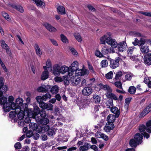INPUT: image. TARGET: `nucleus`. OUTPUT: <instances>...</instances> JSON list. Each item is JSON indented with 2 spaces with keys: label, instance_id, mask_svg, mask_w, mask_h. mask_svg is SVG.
<instances>
[{
  "label": "nucleus",
  "instance_id": "nucleus-1",
  "mask_svg": "<svg viewBox=\"0 0 151 151\" xmlns=\"http://www.w3.org/2000/svg\"><path fill=\"white\" fill-rule=\"evenodd\" d=\"M100 40L101 44H105L106 42L112 47L116 48L118 47V50L120 52L125 51L127 48V44L125 41L121 42L118 44L115 39H111L110 37L106 35L101 37Z\"/></svg>",
  "mask_w": 151,
  "mask_h": 151
},
{
  "label": "nucleus",
  "instance_id": "nucleus-2",
  "mask_svg": "<svg viewBox=\"0 0 151 151\" xmlns=\"http://www.w3.org/2000/svg\"><path fill=\"white\" fill-rule=\"evenodd\" d=\"M100 86L101 89L104 90L106 93H105L106 97L108 98L112 99L117 100L118 98L114 93H112V90L110 86L107 84L104 85L100 84Z\"/></svg>",
  "mask_w": 151,
  "mask_h": 151
},
{
  "label": "nucleus",
  "instance_id": "nucleus-3",
  "mask_svg": "<svg viewBox=\"0 0 151 151\" xmlns=\"http://www.w3.org/2000/svg\"><path fill=\"white\" fill-rule=\"evenodd\" d=\"M143 134L137 133L136 134L134 137V139L130 140L129 145L132 147H135L137 145L140 144L142 142Z\"/></svg>",
  "mask_w": 151,
  "mask_h": 151
},
{
  "label": "nucleus",
  "instance_id": "nucleus-4",
  "mask_svg": "<svg viewBox=\"0 0 151 151\" xmlns=\"http://www.w3.org/2000/svg\"><path fill=\"white\" fill-rule=\"evenodd\" d=\"M28 115L31 117L39 118L37 115L39 114L40 111V108L37 106H35L34 108V110H33L32 109H28L26 111Z\"/></svg>",
  "mask_w": 151,
  "mask_h": 151
},
{
  "label": "nucleus",
  "instance_id": "nucleus-5",
  "mask_svg": "<svg viewBox=\"0 0 151 151\" xmlns=\"http://www.w3.org/2000/svg\"><path fill=\"white\" fill-rule=\"evenodd\" d=\"M146 127L144 125H140L139 130L140 132H144L145 130L149 133H151V120L148 121L146 123Z\"/></svg>",
  "mask_w": 151,
  "mask_h": 151
},
{
  "label": "nucleus",
  "instance_id": "nucleus-6",
  "mask_svg": "<svg viewBox=\"0 0 151 151\" xmlns=\"http://www.w3.org/2000/svg\"><path fill=\"white\" fill-rule=\"evenodd\" d=\"M23 100L22 98H19L17 99L16 101L15 109L19 108L23 109H26L27 107V104H23Z\"/></svg>",
  "mask_w": 151,
  "mask_h": 151
},
{
  "label": "nucleus",
  "instance_id": "nucleus-7",
  "mask_svg": "<svg viewBox=\"0 0 151 151\" xmlns=\"http://www.w3.org/2000/svg\"><path fill=\"white\" fill-rule=\"evenodd\" d=\"M4 80L3 78H0V97L1 96L4 94H5L8 90L7 86L6 85H4Z\"/></svg>",
  "mask_w": 151,
  "mask_h": 151
},
{
  "label": "nucleus",
  "instance_id": "nucleus-8",
  "mask_svg": "<svg viewBox=\"0 0 151 151\" xmlns=\"http://www.w3.org/2000/svg\"><path fill=\"white\" fill-rule=\"evenodd\" d=\"M15 111L17 112L18 119L19 120H22L23 119L25 115L24 113L26 112L27 113L26 111L27 110V108L26 109H23L20 108H17L15 109Z\"/></svg>",
  "mask_w": 151,
  "mask_h": 151
},
{
  "label": "nucleus",
  "instance_id": "nucleus-9",
  "mask_svg": "<svg viewBox=\"0 0 151 151\" xmlns=\"http://www.w3.org/2000/svg\"><path fill=\"white\" fill-rule=\"evenodd\" d=\"M110 68L112 69H115L118 67L119 65V57H117L115 59H110Z\"/></svg>",
  "mask_w": 151,
  "mask_h": 151
},
{
  "label": "nucleus",
  "instance_id": "nucleus-10",
  "mask_svg": "<svg viewBox=\"0 0 151 151\" xmlns=\"http://www.w3.org/2000/svg\"><path fill=\"white\" fill-rule=\"evenodd\" d=\"M29 127L30 130L35 131L38 133H40L42 130L41 127L38 126L37 124L35 123H30Z\"/></svg>",
  "mask_w": 151,
  "mask_h": 151
},
{
  "label": "nucleus",
  "instance_id": "nucleus-11",
  "mask_svg": "<svg viewBox=\"0 0 151 151\" xmlns=\"http://www.w3.org/2000/svg\"><path fill=\"white\" fill-rule=\"evenodd\" d=\"M76 76H83L85 75H88L89 73V71L88 70L84 69H79L78 68L76 70H75Z\"/></svg>",
  "mask_w": 151,
  "mask_h": 151
},
{
  "label": "nucleus",
  "instance_id": "nucleus-12",
  "mask_svg": "<svg viewBox=\"0 0 151 151\" xmlns=\"http://www.w3.org/2000/svg\"><path fill=\"white\" fill-rule=\"evenodd\" d=\"M80 77L76 76H73L70 79L71 84L74 86L78 85L80 83Z\"/></svg>",
  "mask_w": 151,
  "mask_h": 151
},
{
  "label": "nucleus",
  "instance_id": "nucleus-13",
  "mask_svg": "<svg viewBox=\"0 0 151 151\" xmlns=\"http://www.w3.org/2000/svg\"><path fill=\"white\" fill-rule=\"evenodd\" d=\"M92 89L91 87H86L82 89V93L84 96H88L92 93Z\"/></svg>",
  "mask_w": 151,
  "mask_h": 151
},
{
  "label": "nucleus",
  "instance_id": "nucleus-14",
  "mask_svg": "<svg viewBox=\"0 0 151 151\" xmlns=\"http://www.w3.org/2000/svg\"><path fill=\"white\" fill-rule=\"evenodd\" d=\"M39 106L42 109H47V110H50L52 109L53 105L51 104H47L44 102L40 104Z\"/></svg>",
  "mask_w": 151,
  "mask_h": 151
},
{
  "label": "nucleus",
  "instance_id": "nucleus-15",
  "mask_svg": "<svg viewBox=\"0 0 151 151\" xmlns=\"http://www.w3.org/2000/svg\"><path fill=\"white\" fill-rule=\"evenodd\" d=\"M100 43H101V42ZM106 42L105 44H101H101L104 45L102 46L101 52L104 55L111 53V48L109 47L106 45Z\"/></svg>",
  "mask_w": 151,
  "mask_h": 151
},
{
  "label": "nucleus",
  "instance_id": "nucleus-16",
  "mask_svg": "<svg viewBox=\"0 0 151 151\" xmlns=\"http://www.w3.org/2000/svg\"><path fill=\"white\" fill-rule=\"evenodd\" d=\"M35 120L38 124L45 125H47L49 122V119L46 118L41 119L40 117L37 118L36 117Z\"/></svg>",
  "mask_w": 151,
  "mask_h": 151
},
{
  "label": "nucleus",
  "instance_id": "nucleus-17",
  "mask_svg": "<svg viewBox=\"0 0 151 151\" xmlns=\"http://www.w3.org/2000/svg\"><path fill=\"white\" fill-rule=\"evenodd\" d=\"M144 60L145 64L148 65H151V54L149 53L145 55Z\"/></svg>",
  "mask_w": 151,
  "mask_h": 151
},
{
  "label": "nucleus",
  "instance_id": "nucleus-18",
  "mask_svg": "<svg viewBox=\"0 0 151 151\" xmlns=\"http://www.w3.org/2000/svg\"><path fill=\"white\" fill-rule=\"evenodd\" d=\"M60 66L56 64L53 67V73L55 76L59 75L60 74Z\"/></svg>",
  "mask_w": 151,
  "mask_h": 151
},
{
  "label": "nucleus",
  "instance_id": "nucleus-19",
  "mask_svg": "<svg viewBox=\"0 0 151 151\" xmlns=\"http://www.w3.org/2000/svg\"><path fill=\"white\" fill-rule=\"evenodd\" d=\"M50 87L48 85L46 86L45 87L40 86L37 88V91L40 92H47L50 89Z\"/></svg>",
  "mask_w": 151,
  "mask_h": 151
},
{
  "label": "nucleus",
  "instance_id": "nucleus-20",
  "mask_svg": "<svg viewBox=\"0 0 151 151\" xmlns=\"http://www.w3.org/2000/svg\"><path fill=\"white\" fill-rule=\"evenodd\" d=\"M114 127V125L113 123H110L108 122V124L106 123L104 127V129L107 132H109Z\"/></svg>",
  "mask_w": 151,
  "mask_h": 151
},
{
  "label": "nucleus",
  "instance_id": "nucleus-21",
  "mask_svg": "<svg viewBox=\"0 0 151 151\" xmlns=\"http://www.w3.org/2000/svg\"><path fill=\"white\" fill-rule=\"evenodd\" d=\"M44 71L43 72L41 75V79L42 80H45L47 79L49 76V73L45 67H44Z\"/></svg>",
  "mask_w": 151,
  "mask_h": 151
},
{
  "label": "nucleus",
  "instance_id": "nucleus-22",
  "mask_svg": "<svg viewBox=\"0 0 151 151\" xmlns=\"http://www.w3.org/2000/svg\"><path fill=\"white\" fill-rule=\"evenodd\" d=\"M44 26L50 32H55L56 31V29L48 23H45Z\"/></svg>",
  "mask_w": 151,
  "mask_h": 151
},
{
  "label": "nucleus",
  "instance_id": "nucleus-23",
  "mask_svg": "<svg viewBox=\"0 0 151 151\" xmlns=\"http://www.w3.org/2000/svg\"><path fill=\"white\" fill-rule=\"evenodd\" d=\"M90 145L88 143H85L83 145L81 146L79 148L81 151H86L90 148Z\"/></svg>",
  "mask_w": 151,
  "mask_h": 151
},
{
  "label": "nucleus",
  "instance_id": "nucleus-24",
  "mask_svg": "<svg viewBox=\"0 0 151 151\" xmlns=\"http://www.w3.org/2000/svg\"><path fill=\"white\" fill-rule=\"evenodd\" d=\"M3 109L4 111L5 112H9L11 109L13 110H15V109H13L12 108L11 104H8V103H6L5 105L3 106Z\"/></svg>",
  "mask_w": 151,
  "mask_h": 151
},
{
  "label": "nucleus",
  "instance_id": "nucleus-25",
  "mask_svg": "<svg viewBox=\"0 0 151 151\" xmlns=\"http://www.w3.org/2000/svg\"><path fill=\"white\" fill-rule=\"evenodd\" d=\"M101 96L99 95L94 94L93 95L92 100L95 103L98 104L101 101Z\"/></svg>",
  "mask_w": 151,
  "mask_h": 151
},
{
  "label": "nucleus",
  "instance_id": "nucleus-26",
  "mask_svg": "<svg viewBox=\"0 0 151 151\" xmlns=\"http://www.w3.org/2000/svg\"><path fill=\"white\" fill-rule=\"evenodd\" d=\"M111 110L112 113L115 114L116 117H119L120 114V111L117 107L113 106L111 108Z\"/></svg>",
  "mask_w": 151,
  "mask_h": 151
},
{
  "label": "nucleus",
  "instance_id": "nucleus-27",
  "mask_svg": "<svg viewBox=\"0 0 151 151\" xmlns=\"http://www.w3.org/2000/svg\"><path fill=\"white\" fill-rule=\"evenodd\" d=\"M34 47L36 54L39 57H41L42 55V52L39 45L37 44H35L34 45Z\"/></svg>",
  "mask_w": 151,
  "mask_h": 151
},
{
  "label": "nucleus",
  "instance_id": "nucleus-28",
  "mask_svg": "<svg viewBox=\"0 0 151 151\" xmlns=\"http://www.w3.org/2000/svg\"><path fill=\"white\" fill-rule=\"evenodd\" d=\"M57 12L59 14L64 15L65 14V7L62 6H59L57 7Z\"/></svg>",
  "mask_w": 151,
  "mask_h": 151
},
{
  "label": "nucleus",
  "instance_id": "nucleus-29",
  "mask_svg": "<svg viewBox=\"0 0 151 151\" xmlns=\"http://www.w3.org/2000/svg\"><path fill=\"white\" fill-rule=\"evenodd\" d=\"M116 118L117 117L116 116V115L110 114L107 116V120L108 122L113 123L115 122Z\"/></svg>",
  "mask_w": 151,
  "mask_h": 151
},
{
  "label": "nucleus",
  "instance_id": "nucleus-30",
  "mask_svg": "<svg viewBox=\"0 0 151 151\" xmlns=\"http://www.w3.org/2000/svg\"><path fill=\"white\" fill-rule=\"evenodd\" d=\"M14 98L12 96H9L8 98L9 103H8V104H11L12 108L13 109H15V106H16L15 103L13 102L14 101Z\"/></svg>",
  "mask_w": 151,
  "mask_h": 151
},
{
  "label": "nucleus",
  "instance_id": "nucleus-31",
  "mask_svg": "<svg viewBox=\"0 0 151 151\" xmlns=\"http://www.w3.org/2000/svg\"><path fill=\"white\" fill-rule=\"evenodd\" d=\"M147 42L148 43L151 45V40H146L144 39L141 38L139 41V44L140 46L144 45L145 42Z\"/></svg>",
  "mask_w": 151,
  "mask_h": 151
},
{
  "label": "nucleus",
  "instance_id": "nucleus-32",
  "mask_svg": "<svg viewBox=\"0 0 151 151\" xmlns=\"http://www.w3.org/2000/svg\"><path fill=\"white\" fill-rule=\"evenodd\" d=\"M81 102L82 103L83 106H86L88 105L90 101L88 99L83 97L81 99Z\"/></svg>",
  "mask_w": 151,
  "mask_h": 151
},
{
  "label": "nucleus",
  "instance_id": "nucleus-33",
  "mask_svg": "<svg viewBox=\"0 0 151 151\" xmlns=\"http://www.w3.org/2000/svg\"><path fill=\"white\" fill-rule=\"evenodd\" d=\"M140 50L141 52L144 53H147L149 51L148 46L146 45L141 46Z\"/></svg>",
  "mask_w": 151,
  "mask_h": 151
},
{
  "label": "nucleus",
  "instance_id": "nucleus-34",
  "mask_svg": "<svg viewBox=\"0 0 151 151\" xmlns=\"http://www.w3.org/2000/svg\"><path fill=\"white\" fill-rule=\"evenodd\" d=\"M12 6L20 12L23 13L24 11L23 7L20 5H12Z\"/></svg>",
  "mask_w": 151,
  "mask_h": 151
},
{
  "label": "nucleus",
  "instance_id": "nucleus-35",
  "mask_svg": "<svg viewBox=\"0 0 151 151\" xmlns=\"http://www.w3.org/2000/svg\"><path fill=\"white\" fill-rule=\"evenodd\" d=\"M58 91V86L56 85L53 86L50 90V92L52 94H56Z\"/></svg>",
  "mask_w": 151,
  "mask_h": 151
},
{
  "label": "nucleus",
  "instance_id": "nucleus-36",
  "mask_svg": "<svg viewBox=\"0 0 151 151\" xmlns=\"http://www.w3.org/2000/svg\"><path fill=\"white\" fill-rule=\"evenodd\" d=\"M68 69L69 68L68 67L65 65L63 66L60 67V73L64 74L67 72Z\"/></svg>",
  "mask_w": 151,
  "mask_h": 151
},
{
  "label": "nucleus",
  "instance_id": "nucleus-37",
  "mask_svg": "<svg viewBox=\"0 0 151 151\" xmlns=\"http://www.w3.org/2000/svg\"><path fill=\"white\" fill-rule=\"evenodd\" d=\"M136 91V88L134 86H131L129 87L128 91L131 94H134Z\"/></svg>",
  "mask_w": 151,
  "mask_h": 151
},
{
  "label": "nucleus",
  "instance_id": "nucleus-38",
  "mask_svg": "<svg viewBox=\"0 0 151 151\" xmlns=\"http://www.w3.org/2000/svg\"><path fill=\"white\" fill-rule=\"evenodd\" d=\"M7 99L6 97L3 96L0 98V104L4 106L7 103Z\"/></svg>",
  "mask_w": 151,
  "mask_h": 151
},
{
  "label": "nucleus",
  "instance_id": "nucleus-39",
  "mask_svg": "<svg viewBox=\"0 0 151 151\" xmlns=\"http://www.w3.org/2000/svg\"><path fill=\"white\" fill-rule=\"evenodd\" d=\"M37 6H44L45 4L41 0H34L33 1Z\"/></svg>",
  "mask_w": 151,
  "mask_h": 151
},
{
  "label": "nucleus",
  "instance_id": "nucleus-40",
  "mask_svg": "<svg viewBox=\"0 0 151 151\" xmlns=\"http://www.w3.org/2000/svg\"><path fill=\"white\" fill-rule=\"evenodd\" d=\"M147 107L144 109L143 111L140 114V116L143 117L145 116L150 111Z\"/></svg>",
  "mask_w": 151,
  "mask_h": 151
},
{
  "label": "nucleus",
  "instance_id": "nucleus-41",
  "mask_svg": "<svg viewBox=\"0 0 151 151\" xmlns=\"http://www.w3.org/2000/svg\"><path fill=\"white\" fill-rule=\"evenodd\" d=\"M60 38L62 41L64 43H66L68 42V40L66 37L64 35L61 34Z\"/></svg>",
  "mask_w": 151,
  "mask_h": 151
},
{
  "label": "nucleus",
  "instance_id": "nucleus-42",
  "mask_svg": "<svg viewBox=\"0 0 151 151\" xmlns=\"http://www.w3.org/2000/svg\"><path fill=\"white\" fill-rule=\"evenodd\" d=\"M71 68H72L76 69L78 67V63L76 61H74L71 64V66L69 67Z\"/></svg>",
  "mask_w": 151,
  "mask_h": 151
},
{
  "label": "nucleus",
  "instance_id": "nucleus-43",
  "mask_svg": "<svg viewBox=\"0 0 151 151\" xmlns=\"http://www.w3.org/2000/svg\"><path fill=\"white\" fill-rule=\"evenodd\" d=\"M95 55L99 58H102L104 57L103 54L99 50H96L95 52Z\"/></svg>",
  "mask_w": 151,
  "mask_h": 151
},
{
  "label": "nucleus",
  "instance_id": "nucleus-44",
  "mask_svg": "<svg viewBox=\"0 0 151 151\" xmlns=\"http://www.w3.org/2000/svg\"><path fill=\"white\" fill-rule=\"evenodd\" d=\"M131 99L129 98H127L125 101L124 107L127 109L128 108V106L131 101Z\"/></svg>",
  "mask_w": 151,
  "mask_h": 151
},
{
  "label": "nucleus",
  "instance_id": "nucleus-45",
  "mask_svg": "<svg viewBox=\"0 0 151 151\" xmlns=\"http://www.w3.org/2000/svg\"><path fill=\"white\" fill-rule=\"evenodd\" d=\"M100 64L102 67H106L108 66V61L106 60H104L101 62Z\"/></svg>",
  "mask_w": 151,
  "mask_h": 151
},
{
  "label": "nucleus",
  "instance_id": "nucleus-46",
  "mask_svg": "<svg viewBox=\"0 0 151 151\" xmlns=\"http://www.w3.org/2000/svg\"><path fill=\"white\" fill-rule=\"evenodd\" d=\"M13 111L10 112L9 116L11 118H14L16 116L17 114V112H15V110H13Z\"/></svg>",
  "mask_w": 151,
  "mask_h": 151
},
{
  "label": "nucleus",
  "instance_id": "nucleus-47",
  "mask_svg": "<svg viewBox=\"0 0 151 151\" xmlns=\"http://www.w3.org/2000/svg\"><path fill=\"white\" fill-rule=\"evenodd\" d=\"M113 74L112 71H110L105 75V77L107 79H111L113 77Z\"/></svg>",
  "mask_w": 151,
  "mask_h": 151
},
{
  "label": "nucleus",
  "instance_id": "nucleus-48",
  "mask_svg": "<svg viewBox=\"0 0 151 151\" xmlns=\"http://www.w3.org/2000/svg\"><path fill=\"white\" fill-rule=\"evenodd\" d=\"M123 73L121 71H118L116 74L115 78L116 80L119 79V78L122 76Z\"/></svg>",
  "mask_w": 151,
  "mask_h": 151
},
{
  "label": "nucleus",
  "instance_id": "nucleus-49",
  "mask_svg": "<svg viewBox=\"0 0 151 151\" xmlns=\"http://www.w3.org/2000/svg\"><path fill=\"white\" fill-rule=\"evenodd\" d=\"M68 68H69V69L67 71L68 72V74L70 76H72L76 69L72 68H71L70 67Z\"/></svg>",
  "mask_w": 151,
  "mask_h": 151
},
{
  "label": "nucleus",
  "instance_id": "nucleus-50",
  "mask_svg": "<svg viewBox=\"0 0 151 151\" xmlns=\"http://www.w3.org/2000/svg\"><path fill=\"white\" fill-rule=\"evenodd\" d=\"M74 36L76 40L79 42H81L82 39L80 35L78 33H75L74 34Z\"/></svg>",
  "mask_w": 151,
  "mask_h": 151
},
{
  "label": "nucleus",
  "instance_id": "nucleus-51",
  "mask_svg": "<svg viewBox=\"0 0 151 151\" xmlns=\"http://www.w3.org/2000/svg\"><path fill=\"white\" fill-rule=\"evenodd\" d=\"M115 86L119 88H122V84L120 81H117L114 83Z\"/></svg>",
  "mask_w": 151,
  "mask_h": 151
},
{
  "label": "nucleus",
  "instance_id": "nucleus-52",
  "mask_svg": "<svg viewBox=\"0 0 151 151\" xmlns=\"http://www.w3.org/2000/svg\"><path fill=\"white\" fill-rule=\"evenodd\" d=\"M42 99L44 101H46L47 99L51 98V96L50 94L49 93H46L45 95L42 96Z\"/></svg>",
  "mask_w": 151,
  "mask_h": 151
},
{
  "label": "nucleus",
  "instance_id": "nucleus-53",
  "mask_svg": "<svg viewBox=\"0 0 151 151\" xmlns=\"http://www.w3.org/2000/svg\"><path fill=\"white\" fill-rule=\"evenodd\" d=\"M1 44L2 48L4 49L9 47L8 45L6 43L5 41L3 40L1 41Z\"/></svg>",
  "mask_w": 151,
  "mask_h": 151
},
{
  "label": "nucleus",
  "instance_id": "nucleus-54",
  "mask_svg": "<svg viewBox=\"0 0 151 151\" xmlns=\"http://www.w3.org/2000/svg\"><path fill=\"white\" fill-rule=\"evenodd\" d=\"M98 134H99V135H100V137H99L101 138H103L104 139L105 141H107L109 139V138L108 136L105 135V134H101V133H98Z\"/></svg>",
  "mask_w": 151,
  "mask_h": 151
},
{
  "label": "nucleus",
  "instance_id": "nucleus-55",
  "mask_svg": "<svg viewBox=\"0 0 151 151\" xmlns=\"http://www.w3.org/2000/svg\"><path fill=\"white\" fill-rule=\"evenodd\" d=\"M47 134L49 136H53L55 134V132L53 129H49L47 132H46Z\"/></svg>",
  "mask_w": 151,
  "mask_h": 151
},
{
  "label": "nucleus",
  "instance_id": "nucleus-56",
  "mask_svg": "<svg viewBox=\"0 0 151 151\" xmlns=\"http://www.w3.org/2000/svg\"><path fill=\"white\" fill-rule=\"evenodd\" d=\"M3 16L4 17L5 19L8 21H9L11 20V19L9 18V15L6 13L4 12L2 13Z\"/></svg>",
  "mask_w": 151,
  "mask_h": 151
},
{
  "label": "nucleus",
  "instance_id": "nucleus-57",
  "mask_svg": "<svg viewBox=\"0 0 151 151\" xmlns=\"http://www.w3.org/2000/svg\"><path fill=\"white\" fill-rule=\"evenodd\" d=\"M47 68H50L52 70V64H51V61L50 60H47V61L46 63V66H45Z\"/></svg>",
  "mask_w": 151,
  "mask_h": 151
},
{
  "label": "nucleus",
  "instance_id": "nucleus-58",
  "mask_svg": "<svg viewBox=\"0 0 151 151\" xmlns=\"http://www.w3.org/2000/svg\"><path fill=\"white\" fill-rule=\"evenodd\" d=\"M49 129L50 127L48 125H46L42 127H41L42 130L40 132L42 133V131H44L45 132H47Z\"/></svg>",
  "mask_w": 151,
  "mask_h": 151
},
{
  "label": "nucleus",
  "instance_id": "nucleus-59",
  "mask_svg": "<svg viewBox=\"0 0 151 151\" xmlns=\"http://www.w3.org/2000/svg\"><path fill=\"white\" fill-rule=\"evenodd\" d=\"M135 49V47L134 46L131 47H129L127 52L128 54H131L132 53L134 49Z\"/></svg>",
  "mask_w": 151,
  "mask_h": 151
},
{
  "label": "nucleus",
  "instance_id": "nucleus-60",
  "mask_svg": "<svg viewBox=\"0 0 151 151\" xmlns=\"http://www.w3.org/2000/svg\"><path fill=\"white\" fill-rule=\"evenodd\" d=\"M39 114H40V116L42 117H45L47 115L44 109H42L40 110Z\"/></svg>",
  "mask_w": 151,
  "mask_h": 151
},
{
  "label": "nucleus",
  "instance_id": "nucleus-61",
  "mask_svg": "<svg viewBox=\"0 0 151 151\" xmlns=\"http://www.w3.org/2000/svg\"><path fill=\"white\" fill-rule=\"evenodd\" d=\"M69 49L73 55L76 56L78 55V53L74 48L72 47H69Z\"/></svg>",
  "mask_w": 151,
  "mask_h": 151
},
{
  "label": "nucleus",
  "instance_id": "nucleus-62",
  "mask_svg": "<svg viewBox=\"0 0 151 151\" xmlns=\"http://www.w3.org/2000/svg\"><path fill=\"white\" fill-rule=\"evenodd\" d=\"M107 103L109 104L108 105H107V108H111V106L113 107V101L112 99H109V100L107 101Z\"/></svg>",
  "mask_w": 151,
  "mask_h": 151
},
{
  "label": "nucleus",
  "instance_id": "nucleus-63",
  "mask_svg": "<svg viewBox=\"0 0 151 151\" xmlns=\"http://www.w3.org/2000/svg\"><path fill=\"white\" fill-rule=\"evenodd\" d=\"M36 99L37 101L38 102L39 105H40V104L43 102V101L42 99V96H37L36 98Z\"/></svg>",
  "mask_w": 151,
  "mask_h": 151
},
{
  "label": "nucleus",
  "instance_id": "nucleus-64",
  "mask_svg": "<svg viewBox=\"0 0 151 151\" xmlns=\"http://www.w3.org/2000/svg\"><path fill=\"white\" fill-rule=\"evenodd\" d=\"M88 81H86L85 79H83L81 82V86H85L88 85Z\"/></svg>",
  "mask_w": 151,
  "mask_h": 151
}]
</instances>
